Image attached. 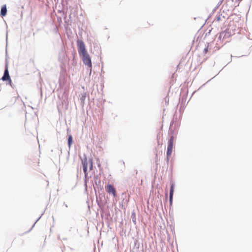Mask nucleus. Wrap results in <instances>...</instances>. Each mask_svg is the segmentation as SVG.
I'll return each instance as SVG.
<instances>
[{"instance_id": "6e6552de", "label": "nucleus", "mask_w": 252, "mask_h": 252, "mask_svg": "<svg viewBox=\"0 0 252 252\" xmlns=\"http://www.w3.org/2000/svg\"><path fill=\"white\" fill-rule=\"evenodd\" d=\"M72 137L71 135H69L68 138V144L69 146H70L72 143Z\"/></svg>"}, {"instance_id": "0eeeda50", "label": "nucleus", "mask_w": 252, "mask_h": 252, "mask_svg": "<svg viewBox=\"0 0 252 252\" xmlns=\"http://www.w3.org/2000/svg\"><path fill=\"white\" fill-rule=\"evenodd\" d=\"M7 12V9L6 5H3L1 9L0 13L2 16H4L6 15Z\"/></svg>"}, {"instance_id": "423d86ee", "label": "nucleus", "mask_w": 252, "mask_h": 252, "mask_svg": "<svg viewBox=\"0 0 252 252\" xmlns=\"http://www.w3.org/2000/svg\"><path fill=\"white\" fill-rule=\"evenodd\" d=\"M82 163H83V171L85 173V176H86L87 175L88 162H87V161L86 160H85L83 161Z\"/></svg>"}, {"instance_id": "9d476101", "label": "nucleus", "mask_w": 252, "mask_h": 252, "mask_svg": "<svg viewBox=\"0 0 252 252\" xmlns=\"http://www.w3.org/2000/svg\"><path fill=\"white\" fill-rule=\"evenodd\" d=\"M239 0V1H242V0Z\"/></svg>"}, {"instance_id": "1a4fd4ad", "label": "nucleus", "mask_w": 252, "mask_h": 252, "mask_svg": "<svg viewBox=\"0 0 252 252\" xmlns=\"http://www.w3.org/2000/svg\"><path fill=\"white\" fill-rule=\"evenodd\" d=\"M89 164H90V170H92V168H93V163L92 161H90Z\"/></svg>"}, {"instance_id": "7ed1b4c3", "label": "nucleus", "mask_w": 252, "mask_h": 252, "mask_svg": "<svg viewBox=\"0 0 252 252\" xmlns=\"http://www.w3.org/2000/svg\"><path fill=\"white\" fill-rule=\"evenodd\" d=\"M105 189L108 193L112 194L114 197L116 196V190L113 186L108 184L105 186Z\"/></svg>"}, {"instance_id": "39448f33", "label": "nucleus", "mask_w": 252, "mask_h": 252, "mask_svg": "<svg viewBox=\"0 0 252 252\" xmlns=\"http://www.w3.org/2000/svg\"><path fill=\"white\" fill-rule=\"evenodd\" d=\"M174 190V184L173 183H172L170 187V194H169V202H170V205H171L172 203Z\"/></svg>"}, {"instance_id": "20e7f679", "label": "nucleus", "mask_w": 252, "mask_h": 252, "mask_svg": "<svg viewBox=\"0 0 252 252\" xmlns=\"http://www.w3.org/2000/svg\"><path fill=\"white\" fill-rule=\"evenodd\" d=\"M1 79L3 81L8 80L9 81V84L11 85V84L12 83V81H11V80L10 79V76H9V72H8V68H7V66H6L5 69L4 70L3 76H2Z\"/></svg>"}, {"instance_id": "f03ea898", "label": "nucleus", "mask_w": 252, "mask_h": 252, "mask_svg": "<svg viewBox=\"0 0 252 252\" xmlns=\"http://www.w3.org/2000/svg\"><path fill=\"white\" fill-rule=\"evenodd\" d=\"M173 142H174V137L173 136H171L169 140L167 149V157L168 159L170 156H171L172 150H173Z\"/></svg>"}, {"instance_id": "f257e3e1", "label": "nucleus", "mask_w": 252, "mask_h": 252, "mask_svg": "<svg viewBox=\"0 0 252 252\" xmlns=\"http://www.w3.org/2000/svg\"><path fill=\"white\" fill-rule=\"evenodd\" d=\"M77 45L78 53L82 57L83 63L91 68L92 67L91 59L86 49L85 43L82 40H78L77 41Z\"/></svg>"}]
</instances>
